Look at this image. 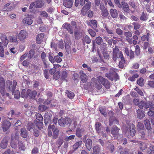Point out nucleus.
<instances>
[{
  "mask_svg": "<svg viewBox=\"0 0 154 154\" xmlns=\"http://www.w3.org/2000/svg\"><path fill=\"white\" fill-rule=\"evenodd\" d=\"M55 60L58 63H60L62 60V59L59 56L57 55L54 57Z\"/></svg>",
  "mask_w": 154,
  "mask_h": 154,
  "instance_id": "nucleus-58",
  "label": "nucleus"
},
{
  "mask_svg": "<svg viewBox=\"0 0 154 154\" xmlns=\"http://www.w3.org/2000/svg\"><path fill=\"white\" fill-rule=\"evenodd\" d=\"M10 4V3H7L4 6V8L2 9V11H8L11 10V8H8Z\"/></svg>",
  "mask_w": 154,
  "mask_h": 154,
  "instance_id": "nucleus-42",
  "label": "nucleus"
},
{
  "mask_svg": "<svg viewBox=\"0 0 154 154\" xmlns=\"http://www.w3.org/2000/svg\"><path fill=\"white\" fill-rule=\"evenodd\" d=\"M40 16L41 17H48V14L45 11H40L39 12Z\"/></svg>",
  "mask_w": 154,
  "mask_h": 154,
  "instance_id": "nucleus-43",
  "label": "nucleus"
},
{
  "mask_svg": "<svg viewBox=\"0 0 154 154\" xmlns=\"http://www.w3.org/2000/svg\"><path fill=\"white\" fill-rule=\"evenodd\" d=\"M122 5L124 11L125 12H128L130 10L129 6L127 3L125 2H122Z\"/></svg>",
  "mask_w": 154,
  "mask_h": 154,
  "instance_id": "nucleus-30",
  "label": "nucleus"
},
{
  "mask_svg": "<svg viewBox=\"0 0 154 154\" xmlns=\"http://www.w3.org/2000/svg\"><path fill=\"white\" fill-rule=\"evenodd\" d=\"M122 52L120 51L118 46H115L113 49L112 59L114 61H116L117 58H119Z\"/></svg>",
  "mask_w": 154,
  "mask_h": 154,
  "instance_id": "nucleus-4",
  "label": "nucleus"
},
{
  "mask_svg": "<svg viewBox=\"0 0 154 154\" xmlns=\"http://www.w3.org/2000/svg\"><path fill=\"white\" fill-rule=\"evenodd\" d=\"M143 79L142 78H140L137 81V83L140 86H142L143 85Z\"/></svg>",
  "mask_w": 154,
  "mask_h": 154,
  "instance_id": "nucleus-48",
  "label": "nucleus"
},
{
  "mask_svg": "<svg viewBox=\"0 0 154 154\" xmlns=\"http://www.w3.org/2000/svg\"><path fill=\"white\" fill-rule=\"evenodd\" d=\"M20 135L24 138H26L28 136V132L26 129L24 128H22L20 129Z\"/></svg>",
  "mask_w": 154,
  "mask_h": 154,
  "instance_id": "nucleus-21",
  "label": "nucleus"
},
{
  "mask_svg": "<svg viewBox=\"0 0 154 154\" xmlns=\"http://www.w3.org/2000/svg\"><path fill=\"white\" fill-rule=\"evenodd\" d=\"M17 85V83L14 80L12 84V82L10 80H8L6 82V87L8 88L9 91H11L13 93L16 89V87Z\"/></svg>",
  "mask_w": 154,
  "mask_h": 154,
  "instance_id": "nucleus-6",
  "label": "nucleus"
},
{
  "mask_svg": "<svg viewBox=\"0 0 154 154\" xmlns=\"http://www.w3.org/2000/svg\"><path fill=\"white\" fill-rule=\"evenodd\" d=\"M135 54L137 56H138L140 52V49L139 46L138 45H136L135 47Z\"/></svg>",
  "mask_w": 154,
  "mask_h": 154,
  "instance_id": "nucleus-49",
  "label": "nucleus"
},
{
  "mask_svg": "<svg viewBox=\"0 0 154 154\" xmlns=\"http://www.w3.org/2000/svg\"><path fill=\"white\" fill-rule=\"evenodd\" d=\"M19 135L17 133L15 134H13L11 136V139L14 140H17L19 139Z\"/></svg>",
  "mask_w": 154,
  "mask_h": 154,
  "instance_id": "nucleus-50",
  "label": "nucleus"
},
{
  "mask_svg": "<svg viewBox=\"0 0 154 154\" xmlns=\"http://www.w3.org/2000/svg\"><path fill=\"white\" fill-rule=\"evenodd\" d=\"M44 5V3L43 0H36L35 2L30 4L29 9H32L33 7L40 8H42Z\"/></svg>",
  "mask_w": 154,
  "mask_h": 154,
  "instance_id": "nucleus-7",
  "label": "nucleus"
},
{
  "mask_svg": "<svg viewBox=\"0 0 154 154\" xmlns=\"http://www.w3.org/2000/svg\"><path fill=\"white\" fill-rule=\"evenodd\" d=\"M71 122V119L68 117H66L64 119L61 118L58 120V123L59 125L62 127H65V125L70 124Z\"/></svg>",
  "mask_w": 154,
  "mask_h": 154,
  "instance_id": "nucleus-3",
  "label": "nucleus"
},
{
  "mask_svg": "<svg viewBox=\"0 0 154 154\" xmlns=\"http://www.w3.org/2000/svg\"><path fill=\"white\" fill-rule=\"evenodd\" d=\"M27 91L26 92V90L25 89H23L21 93L20 96L23 98H27L28 97Z\"/></svg>",
  "mask_w": 154,
  "mask_h": 154,
  "instance_id": "nucleus-41",
  "label": "nucleus"
},
{
  "mask_svg": "<svg viewBox=\"0 0 154 154\" xmlns=\"http://www.w3.org/2000/svg\"><path fill=\"white\" fill-rule=\"evenodd\" d=\"M146 102L143 101H141L140 102L138 106L141 109H142L144 107H145Z\"/></svg>",
  "mask_w": 154,
  "mask_h": 154,
  "instance_id": "nucleus-59",
  "label": "nucleus"
},
{
  "mask_svg": "<svg viewBox=\"0 0 154 154\" xmlns=\"http://www.w3.org/2000/svg\"><path fill=\"white\" fill-rule=\"evenodd\" d=\"M90 22L88 21L87 22L88 24L91 26L92 28L95 29L97 27V22L96 20H90Z\"/></svg>",
  "mask_w": 154,
  "mask_h": 154,
  "instance_id": "nucleus-20",
  "label": "nucleus"
},
{
  "mask_svg": "<svg viewBox=\"0 0 154 154\" xmlns=\"http://www.w3.org/2000/svg\"><path fill=\"white\" fill-rule=\"evenodd\" d=\"M81 80L83 82H85L87 80V76L83 71H81L80 72Z\"/></svg>",
  "mask_w": 154,
  "mask_h": 154,
  "instance_id": "nucleus-25",
  "label": "nucleus"
},
{
  "mask_svg": "<svg viewBox=\"0 0 154 154\" xmlns=\"http://www.w3.org/2000/svg\"><path fill=\"white\" fill-rule=\"evenodd\" d=\"M105 29L108 34L112 35H114V31L112 29L106 26L105 27Z\"/></svg>",
  "mask_w": 154,
  "mask_h": 154,
  "instance_id": "nucleus-45",
  "label": "nucleus"
},
{
  "mask_svg": "<svg viewBox=\"0 0 154 154\" xmlns=\"http://www.w3.org/2000/svg\"><path fill=\"white\" fill-rule=\"evenodd\" d=\"M34 51L32 50H31L29 52L28 57L29 58L31 59L33 56L34 54Z\"/></svg>",
  "mask_w": 154,
  "mask_h": 154,
  "instance_id": "nucleus-51",
  "label": "nucleus"
},
{
  "mask_svg": "<svg viewBox=\"0 0 154 154\" xmlns=\"http://www.w3.org/2000/svg\"><path fill=\"white\" fill-rule=\"evenodd\" d=\"M95 128L96 132L99 135L101 134L103 137H106V134L103 132V127L100 123L97 122L95 124Z\"/></svg>",
  "mask_w": 154,
  "mask_h": 154,
  "instance_id": "nucleus-5",
  "label": "nucleus"
},
{
  "mask_svg": "<svg viewBox=\"0 0 154 154\" xmlns=\"http://www.w3.org/2000/svg\"><path fill=\"white\" fill-rule=\"evenodd\" d=\"M8 144V141L6 138H4L1 142L0 146L2 149L6 148Z\"/></svg>",
  "mask_w": 154,
  "mask_h": 154,
  "instance_id": "nucleus-29",
  "label": "nucleus"
},
{
  "mask_svg": "<svg viewBox=\"0 0 154 154\" xmlns=\"http://www.w3.org/2000/svg\"><path fill=\"white\" fill-rule=\"evenodd\" d=\"M36 119L39 121H43V118L42 116L40 114H36L35 115Z\"/></svg>",
  "mask_w": 154,
  "mask_h": 154,
  "instance_id": "nucleus-53",
  "label": "nucleus"
},
{
  "mask_svg": "<svg viewBox=\"0 0 154 154\" xmlns=\"http://www.w3.org/2000/svg\"><path fill=\"white\" fill-rule=\"evenodd\" d=\"M44 117H45V122L46 124L51 122V117L48 112L45 113Z\"/></svg>",
  "mask_w": 154,
  "mask_h": 154,
  "instance_id": "nucleus-28",
  "label": "nucleus"
},
{
  "mask_svg": "<svg viewBox=\"0 0 154 154\" xmlns=\"http://www.w3.org/2000/svg\"><path fill=\"white\" fill-rule=\"evenodd\" d=\"M41 56L42 61L45 63L46 58V54L45 52H43L41 54Z\"/></svg>",
  "mask_w": 154,
  "mask_h": 154,
  "instance_id": "nucleus-62",
  "label": "nucleus"
},
{
  "mask_svg": "<svg viewBox=\"0 0 154 154\" xmlns=\"http://www.w3.org/2000/svg\"><path fill=\"white\" fill-rule=\"evenodd\" d=\"M44 36V33L38 34L36 36V41L38 44H40L42 42V40Z\"/></svg>",
  "mask_w": 154,
  "mask_h": 154,
  "instance_id": "nucleus-27",
  "label": "nucleus"
},
{
  "mask_svg": "<svg viewBox=\"0 0 154 154\" xmlns=\"http://www.w3.org/2000/svg\"><path fill=\"white\" fill-rule=\"evenodd\" d=\"M140 66L139 64L137 63H133L131 68L133 69H137L139 68Z\"/></svg>",
  "mask_w": 154,
  "mask_h": 154,
  "instance_id": "nucleus-61",
  "label": "nucleus"
},
{
  "mask_svg": "<svg viewBox=\"0 0 154 154\" xmlns=\"http://www.w3.org/2000/svg\"><path fill=\"white\" fill-rule=\"evenodd\" d=\"M76 134L78 137H80L82 136V131L80 128H77Z\"/></svg>",
  "mask_w": 154,
  "mask_h": 154,
  "instance_id": "nucleus-54",
  "label": "nucleus"
},
{
  "mask_svg": "<svg viewBox=\"0 0 154 154\" xmlns=\"http://www.w3.org/2000/svg\"><path fill=\"white\" fill-rule=\"evenodd\" d=\"M19 148L20 149L23 151L25 150L26 149V148L23 145L22 142H19Z\"/></svg>",
  "mask_w": 154,
  "mask_h": 154,
  "instance_id": "nucleus-52",
  "label": "nucleus"
},
{
  "mask_svg": "<svg viewBox=\"0 0 154 154\" xmlns=\"http://www.w3.org/2000/svg\"><path fill=\"white\" fill-rule=\"evenodd\" d=\"M120 129L118 128L116 126H113L111 129L112 136L115 138L119 140L120 138H121L122 137V135L120 133Z\"/></svg>",
  "mask_w": 154,
  "mask_h": 154,
  "instance_id": "nucleus-2",
  "label": "nucleus"
},
{
  "mask_svg": "<svg viewBox=\"0 0 154 154\" xmlns=\"http://www.w3.org/2000/svg\"><path fill=\"white\" fill-rule=\"evenodd\" d=\"M110 12L112 17L113 18H116L118 15L117 10L115 9H111Z\"/></svg>",
  "mask_w": 154,
  "mask_h": 154,
  "instance_id": "nucleus-32",
  "label": "nucleus"
},
{
  "mask_svg": "<svg viewBox=\"0 0 154 154\" xmlns=\"http://www.w3.org/2000/svg\"><path fill=\"white\" fill-rule=\"evenodd\" d=\"M27 93L28 97L30 99L34 98L37 94V92L35 91H32L30 89L27 90Z\"/></svg>",
  "mask_w": 154,
  "mask_h": 154,
  "instance_id": "nucleus-18",
  "label": "nucleus"
},
{
  "mask_svg": "<svg viewBox=\"0 0 154 154\" xmlns=\"http://www.w3.org/2000/svg\"><path fill=\"white\" fill-rule=\"evenodd\" d=\"M99 110L102 114L104 115L105 116H106V109L105 107H100L99 108Z\"/></svg>",
  "mask_w": 154,
  "mask_h": 154,
  "instance_id": "nucleus-38",
  "label": "nucleus"
},
{
  "mask_svg": "<svg viewBox=\"0 0 154 154\" xmlns=\"http://www.w3.org/2000/svg\"><path fill=\"white\" fill-rule=\"evenodd\" d=\"M73 2L71 0H63V4L67 8H71L72 6Z\"/></svg>",
  "mask_w": 154,
  "mask_h": 154,
  "instance_id": "nucleus-19",
  "label": "nucleus"
},
{
  "mask_svg": "<svg viewBox=\"0 0 154 154\" xmlns=\"http://www.w3.org/2000/svg\"><path fill=\"white\" fill-rule=\"evenodd\" d=\"M9 39L10 42L14 43L16 44L18 43L17 38L16 35L10 36Z\"/></svg>",
  "mask_w": 154,
  "mask_h": 154,
  "instance_id": "nucleus-31",
  "label": "nucleus"
},
{
  "mask_svg": "<svg viewBox=\"0 0 154 154\" xmlns=\"http://www.w3.org/2000/svg\"><path fill=\"white\" fill-rule=\"evenodd\" d=\"M144 123L145 125L146 128L148 130H150L151 128V125L149 120L146 119L144 121Z\"/></svg>",
  "mask_w": 154,
  "mask_h": 154,
  "instance_id": "nucleus-34",
  "label": "nucleus"
},
{
  "mask_svg": "<svg viewBox=\"0 0 154 154\" xmlns=\"http://www.w3.org/2000/svg\"><path fill=\"white\" fill-rule=\"evenodd\" d=\"M27 129L28 131L31 132L35 128V125L31 122H29L27 125Z\"/></svg>",
  "mask_w": 154,
  "mask_h": 154,
  "instance_id": "nucleus-33",
  "label": "nucleus"
},
{
  "mask_svg": "<svg viewBox=\"0 0 154 154\" xmlns=\"http://www.w3.org/2000/svg\"><path fill=\"white\" fill-rule=\"evenodd\" d=\"M149 148L147 150V152L149 154H153L154 153V147L152 145H149Z\"/></svg>",
  "mask_w": 154,
  "mask_h": 154,
  "instance_id": "nucleus-37",
  "label": "nucleus"
},
{
  "mask_svg": "<svg viewBox=\"0 0 154 154\" xmlns=\"http://www.w3.org/2000/svg\"><path fill=\"white\" fill-rule=\"evenodd\" d=\"M138 138L140 139L146 140L147 139V136L145 134L144 130L139 131H138Z\"/></svg>",
  "mask_w": 154,
  "mask_h": 154,
  "instance_id": "nucleus-17",
  "label": "nucleus"
},
{
  "mask_svg": "<svg viewBox=\"0 0 154 154\" xmlns=\"http://www.w3.org/2000/svg\"><path fill=\"white\" fill-rule=\"evenodd\" d=\"M84 142L85 143V146H86L87 149L89 151L90 150L92 147V140L90 139H88L85 141H84Z\"/></svg>",
  "mask_w": 154,
  "mask_h": 154,
  "instance_id": "nucleus-16",
  "label": "nucleus"
},
{
  "mask_svg": "<svg viewBox=\"0 0 154 154\" xmlns=\"http://www.w3.org/2000/svg\"><path fill=\"white\" fill-rule=\"evenodd\" d=\"M12 94H14V97L16 98H19L20 96V92L19 91L16 90L15 92L13 91Z\"/></svg>",
  "mask_w": 154,
  "mask_h": 154,
  "instance_id": "nucleus-46",
  "label": "nucleus"
},
{
  "mask_svg": "<svg viewBox=\"0 0 154 154\" xmlns=\"http://www.w3.org/2000/svg\"><path fill=\"white\" fill-rule=\"evenodd\" d=\"M53 134L51 131H48V136L49 137L52 136V138L53 139H56L59 136V130L57 128H56L53 129Z\"/></svg>",
  "mask_w": 154,
  "mask_h": 154,
  "instance_id": "nucleus-8",
  "label": "nucleus"
},
{
  "mask_svg": "<svg viewBox=\"0 0 154 154\" xmlns=\"http://www.w3.org/2000/svg\"><path fill=\"white\" fill-rule=\"evenodd\" d=\"M101 147L98 145H96L94 146L93 148L92 154H100Z\"/></svg>",
  "mask_w": 154,
  "mask_h": 154,
  "instance_id": "nucleus-23",
  "label": "nucleus"
},
{
  "mask_svg": "<svg viewBox=\"0 0 154 154\" xmlns=\"http://www.w3.org/2000/svg\"><path fill=\"white\" fill-rule=\"evenodd\" d=\"M118 124V121L115 117L112 116L110 118L109 123L110 126H111L113 124L117 125Z\"/></svg>",
  "mask_w": 154,
  "mask_h": 154,
  "instance_id": "nucleus-26",
  "label": "nucleus"
},
{
  "mask_svg": "<svg viewBox=\"0 0 154 154\" xmlns=\"http://www.w3.org/2000/svg\"><path fill=\"white\" fill-rule=\"evenodd\" d=\"M11 125L10 122L7 120H5L2 122V127L4 131H7Z\"/></svg>",
  "mask_w": 154,
  "mask_h": 154,
  "instance_id": "nucleus-13",
  "label": "nucleus"
},
{
  "mask_svg": "<svg viewBox=\"0 0 154 154\" xmlns=\"http://www.w3.org/2000/svg\"><path fill=\"white\" fill-rule=\"evenodd\" d=\"M150 145V144H146L143 143H141L140 145V148L141 151H143L145 150L149 145Z\"/></svg>",
  "mask_w": 154,
  "mask_h": 154,
  "instance_id": "nucleus-36",
  "label": "nucleus"
},
{
  "mask_svg": "<svg viewBox=\"0 0 154 154\" xmlns=\"http://www.w3.org/2000/svg\"><path fill=\"white\" fill-rule=\"evenodd\" d=\"M66 93L67 94L68 97L70 99H72L75 96L73 92H71L68 90L66 91Z\"/></svg>",
  "mask_w": 154,
  "mask_h": 154,
  "instance_id": "nucleus-40",
  "label": "nucleus"
},
{
  "mask_svg": "<svg viewBox=\"0 0 154 154\" xmlns=\"http://www.w3.org/2000/svg\"><path fill=\"white\" fill-rule=\"evenodd\" d=\"M109 14L107 10L106 9H104L102 11L101 14L104 17H107Z\"/></svg>",
  "mask_w": 154,
  "mask_h": 154,
  "instance_id": "nucleus-56",
  "label": "nucleus"
},
{
  "mask_svg": "<svg viewBox=\"0 0 154 154\" xmlns=\"http://www.w3.org/2000/svg\"><path fill=\"white\" fill-rule=\"evenodd\" d=\"M138 130L139 131H143L144 130V126L143 124L140 122H138L137 124Z\"/></svg>",
  "mask_w": 154,
  "mask_h": 154,
  "instance_id": "nucleus-44",
  "label": "nucleus"
},
{
  "mask_svg": "<svg viewBox=\"0 0 154 154\" xmlns=\"http://www.w3.org/2000/svg\"><path fill=\"white\" fill-rule=\"evenodd\" d=\"M91 2H88L83 7L81 10V13L82 14H84L87 11L90 9L91 7Z\"/></svg>",
  "mask_w": 154,
  "mask_h": 154,
  "instance_id": "nucleus-15",
  "label": "nucleus"
},
{
  "mask_svg": "<svg viewBox=\"0 0 154 154\" xmlns=\"http://www.w3.org/2000/svg\"><path fill=\"white\" fill-rule=\"evenodd\" d=\"M38 108L41 111H43L47 109V107L44 105H40L38 107Z\"/></svg>",
  "mask_w": 154,
  "mask_h": 154,
  "instance_id": "nucleus-63",
  "label": "nucleus"
},
{
  "mask_svg": "<svg viewBox=\"0 0 154 154\" xmlns=\"http://www.w3.org/2000/svg\"><path fill=\"white\" fill-rule=\"evenodd\" d=\"M148 15L146 13L143 12L140 17V19L142 20L146 21L148 19Z\"/></svg>",
  "mask_w": 154,
  "mask_h": 154,
  "instance_id": "nucleus-39",
  "label": "nucleus"
},
{
  "mask_svg": "<svg viewBox=\"0 0 154 154\" xmlns=\"http://www.w3.org/2000/svg\"><path fill=\"white\" fill-rule=\"evenodd\" d=\"M98 79L100 81L102 84L104 85L107 88H109V83L107 80L101 76H99Z\"/></svg>",
  "mask_w": 154,
  "mask_h": 154,
  "instance_id": "nucleus-14",
  "label": "nucleus"
},
{
  "mask_svg": "<svg viewBox=\"0 0 154 154\" xmlns=\"http://www.w3.org/2000/svg\"><path fill=\"white\" fill-rule=\"evenodd\" d=\"M136 133L135 127L134 125H132L131 127V130L130 131V136L128 135V138H131L133 137L134 136Z\"/></svg>",
  "mask_w": 154,
  "mask_h": 154,
  "instance_id": "nucleus-22",
  "label": "nucleus"
},
{
  "mask_svg": "<svg viewBox=\"0 0 154 154\" xmlns=\"http://www.w3.org/2000/svg\"><path fill=\"white\" fill-rule=\"evenodd\" d=\"M82 141H79L76 142L73 146V148L74 150H76L82 144Z\"/></svg>",
  "mask_w": 154,
  "mask_h": 154,
  "instance_id": "nucleus-35",
  "label": "nucleus"
},
{
  "mask_svg": "<svg viewBox=\"0 0 154 154\" xmlns=\"http://www.w3.org/2000/svg\"><path fill=\"white\" fill-rule=\"evenodd\" d=\"M62 28L63 29H66L70 34H72L73 33L72 26L69 24L67 23H65L63 25Z\"/></svg>",
  "mask_w": 154,
  "mask_h": 154,
  "instance_id": "nucleus-12",
  "label": "nucleus"
},
{
  "mask_svg": "<svg viewBox=\"0 0 154 154\" xmlns=\"http://www.w3.org/2000/svg\"><path fill=\"white\" fill-rule=\"evenodd\" d=\"M1 42L0 41V56L3 57L4 56V49L2 45V44L4 46H6L8 43V40L7 38L6 35H2L1 37Z\"/></svg>",
  "mask_w": 154,
  "mask_h": 154,
  "instance_id": "nucleus-1",
  "label": "nucleus"
},
{
  "mask_svg": "<svg viewBox=\"0 0 154 154\" xmlns=\"http://www.w3.org/2000/svg\"><path fill=\"white\" fill-rule=\"evenodd\" d=\"M28 36V33L25 30H22L20 31L18 35V38L21 41H23Z\"/></svg>",
  "mask_w": 154,
  "mask_h": 154,
  "instance_id": "nucleus-9",
  "label": "nucleus"
},
{
  "mask_svg": "<svg viewBox=\"0 0 154 154\" xmlns=\"http://www.w3.org/2000/svg\"><path fill=\"white\" fill-rule=\"evenodd\" d=\"M132 24L134 26V29L136 30L139 29L140 26V25L137 23L134 22Z\"/></svg>",
  "mask_w": 154,
  "mask_h": 154,
  "instance_id": "nucleus-60",
  "label": "nucleus"
},
{
  "mask_svg": "<svg viewBox=\"0 0 154 154\" xmlns=\"http://www.w3.org/2000/svg\"><path fill=\"white\" fill-rule=\"evenodd\" d=\"M85 42L87 44H89L91 42V40L89 37L88 36L86 35L84 38Z\"/></svg>",
  "mask_w": 154,
  "mask_h": 154,
  "instance_id": "nucleus-64",
  "label": "nucleus"
},
{
  "mask_svg": "<svg viewBox=\"0 0 154 154\" xmlns=\"http://www.w3.org/2000/svg\"><path fill=\"white\" fill-rule=\"evenodd\" d=\"M96 42L98 45H100L103 42L102 38L100 36L96 38L95 39Z\"/></svg>",
  "mask_w": 154,
  "mask_h": 154,
  "instance_id": "nucleus-55",
  "label": "nucleus"
},
{
  "mask_svg": "<svg viewBox=\"0 0 154 154\" xmlns=\"http://www.w3.org/2000/svg\"><path fill=\"white\" fill-rule=\"evenodd\" d=\"M0 91L2 95L5 94V81L4 78L0 77Z\"/></svg>",
  "mask_w": 154,
  "mask_h": 154,
  "instance_id": "nucleus-11",
  "label": "nucleus"
},
{
  "mask_svg": "<svg viewBox=\"0 0 154 154\" xmlns=\"http://www.w3.org/2000/svg\"><path fill=\"white\" fill-rule=\"evenodd\" d=\"M17 141L15 142L14 140L11 139V146L12 147L14 148H15L17 147Z\"/></svg>",
  "mask_w": 154,
  "mask_h": 154,
  "instance_id": "nucleus-47",
  "label": "nucleus"
},
{
  "mask_svg": "<svg viewBox=\"0 0 154 154\" xmlns=\"http://www.w3.org/2000/svg\"><path fill=\"white\" fill-rule=\"evenodd\" d=\"M88 32L92 37H94L96 35V32L91 29H89L88 30Z\"/></svg>",
  "mask_w": 154,
  "mask_h": 154,
  "instance_id": "nucleus-57",
  "label": "nucleus"
},
{
  "mask_svg": "<svg viewBox=\"0 0 154 154\" xmlns=\"http://www.w3.org/2000/svg\"><path fill=\"white\" fill-rule=\"evenodd\" d=\"M32 16L31 15H27L23 20V23L25 24L31 25L33 22L32 19Z\"/></svg>",
  "mask_w": 154,
  "mask_h": 154,
  "instance_id": "nucleus-10",
  "label": "nucleus"
},
{
  "mask_svg": "<svg viewBox=\"0 0 154 154\" xmlns=\"http://www.w3.org/2000/svg\"><path fill=\"white\" fill-rule=\"evenodd\" d=\"M137 117L138 118L141 119L145 116L143 111L141 109H138L137 111Z\"/></svg>",
  "mask_w": 154,
  "mask_h": 154,
  "instance_id": "nucleus-24",
  "label": "nucleus"
}]
</instances>
